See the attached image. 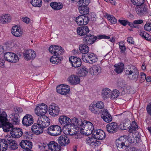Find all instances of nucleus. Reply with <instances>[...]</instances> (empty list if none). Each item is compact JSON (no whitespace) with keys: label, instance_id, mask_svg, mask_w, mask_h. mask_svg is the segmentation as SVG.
I'll use <instances>...</instances> for the list:
<instances>
[{"label":"nucleus","instance_id":"f257e3e1","mask_svg":"<svg viewBox=\"0 0 151 151\" xmlns=\"http://www.w3.org/2000/svg\"><path fill=\"white\" fill-rule=\"evenodd\" d=\"M93 136L88 137L86 139V142L90 145L92 146H97L101 144L100 141L97 139L103 140L106 137L104 131L101 129H98L94 131Z\"/></svg>","mask_w":151,"mask_h":151},{"label":"nucleus","instance_id":"f03ea898","mask_svg":"<svg viewBox=\"0 0 151 151\" xmlns=\"http://www.w3.org/2000/svg\"><path fill=\"white\" fill-rule=\"evenodd\" d=\"M124 72L125 75L127 76L130 80L135 81L137 80L139 72L135 66L132 65L128 66Z\"/></svg>","mask_w":151,"mask_h":151},{"label":"nucleus","instance_id":"7ed1b4c3","mask_svg":"<svg viewBox=\"0 0 151 151\" xmlns=\"http://www.w3.org/2000/svg\"><path fill=\"white\" fill-rule=\"evenodd\" d=\"M110 37L105 35H100L97 36L89 34L86 35L83 39L84 43L88 45H91L93 44L97 39H109Z\"/></svg>","mask_w":151,"mask_h":151},{"label":"nucleus","instance_id":"20e7f679","mask_svg":"<svg viewBox=\"0 0 151 151\" xmlns=\"http://www.w3.org/2000/svg\"><path fill=\"white\" fill-rule=\"evenodd\" d=\"M83 123L82 128H81V133L86 135H90L94 129L93 124L91 122L86 121H84Z\"/></svg>","mask_w":151,"mask_h":151},{"label":"nucleus","instance_id":"39448f33","mask_svg":"<svg viewBox=\"0 0 151 151\" xmlns=\"http://www.w3.org/2000/svg\"><path fill=\"white\" fill-rule=\"evenodd\" d=\"M47 111V107L45 104L42 103L38 104L35 109V114L40 117L45 116Z\"/></svg>","mask_w":151,"mask_h":151},{"label":"nucleus","instance_id":"423d86ee","mask_svg":"<svg viewBox=\"0 0 151 151\" xmlns=\"http://www.w3.org/2000/svg\"><path fill=\"white\" fill-rule=\"evenodd\" d=\"M47 132L50 135L57 136L61 134V128L58 125H52L49 127L47 130Z\"/></svg>","mask_w":151,"mask_h":151},{"label":"nucleus","instance_id":"0eeeda50","mask_svg":"<svg viewBox=\"0 0 151 151\" xmlns=\"http://www.w3.org/2000/svg\"><path fill=\"white\" fill-rule=\"evenodd\" d=\"M135 10L136 13L139 16L142 17L148 15V8L147 6L144 4L137 6L135 8Z\"/></svg>","mask_w":151,"mask_h":151},{"label":"nucleus","instance_id":"6e6552de","mask_svg":"<svg viewBox=\"0 0 151 151\" xmlns=\"http://www.w3.org/2000/svg\"><path fill=\"white\" fill-rule=\"evenodd\" d=\"M4 56L6 60L11 63H16L19 60L18 56L11 52L4 53Z\"/></svg>","mask_w":151,"mask_h":151},{"label":"nucleus","instance_id":"1a4fd4ad","mask_svg":"<svg viewBox=\"0 0 151 151\" xmlns=\"http://www.w3.org/2000/svg\"><path fill=\"white\" fill-rule=\"evenodd\" d=\"M82 59L84 61L90 63L96 62L97 59L96 56L92 53H88L84 56L83 55Z\"/></svg>","mask_w":151,"mask_h":151},{"label":"nucleus","instance_id":"9d476101","mask_svg":"<svg viewBox=\"0 0 151 151\" xmlns=\"http://www.w3.org/2000/svg\"><path fill=\"white\" fill-rule=\"evenodd\" d=\"M83 124V121L82 122L80 119L74 117L71 119L70 125L73 126V127L78 130L81 131Z\"/></svg>","mask_w":151,"mask_h":151},{"label":"nucleus","instance_id":"9b49d317","mask_svg":"<svg viewBox=\"0 0 151 151\" xmlns=\"http://www.w3.org/2000/svg\"><path fill=\"white\" fill-rule=\"evenodd\" d=\"M34 122L33 116L29 114H26L24 116L22 120V124L23 126L29 127Z\"/></svg>","mask_w":151,"mask_h":151},{"label":"nucleus","instance_id":"f8f14e48","mask_svg":"<svg viewBox=\"0 0 151 151\" xmlns=\"http://www.w3.org/2000/svg\"><path fill=\"white\" fill-rule=\"evenodd\" d=\"M70 87L67 85H60L57 87L56 90L60 94H67L69 93Z\"/></svg>","mask_w":151,"mask_h":151},{"label":"nucleus","instance_id":"ddd939ff","mask_svg":"<svg viewBox=\"0 0 151 151\" xmlns=\"http://www.w3.org/2000/svg\"><path fill=\"white\" fill-rule=\"evenodd\" d=\"M37 123L40 124L44 128H45L50 125V119L46 116H41L38 118Z\"/></svg>","mask_w":151,"mask_h":151},{"label":"nucleus","instance_id":"4468645a","mask_svg":"<svg viewBox=\"0 0 151 151\" xmlns=\"http://www.w3.org/2000/svg\"><path fill=\"white\" fill-rule=\"evenodd\" d=\"M24 59L27 60H33L36 56L35 52L32 50H29L24 51L23 53Z\"/></svg>","mask_w":151,"mask_h":151},{"label":"nucleus","instance_id":"2eb2a0df","mask_svg":"<svg viewBox=\"0 0 151 151\" xmlns=\"http://www.w3.org/2000/svg\"><path fill=\"white\" fill-rule=\"evenodd\" d=\"M107 131L110 133H114L117 132L119 128V125L115 122L110 123L106 125Z\"/></svg>","mask_w":151,"mask_h":151},{"label":"nucleus","instance_id":"dca6fc26","mask_svg":"<svg viewBox=\"0 0 151 151\" xmlns=\"http://www.w3.org/2000/svg\"><path fill=\"white\" fill-rule=\"evenodd\" d=\"M76 21L79 26L86 25L88 23L89 19L85 16L80 15L76 18Z\"/></svg>","mask_w":151,"mask_h":151},{"label":"nucleus","instance_id":"f3484780","mask_svg":"<svg viewBox=\"0 0 151 151\" xmlns=\"http://www.w3.org/2000/svg\"><path fill=\"white\" fill-rule=\"evenodd\" d=\"M60 111L59 107L55 104H52L49 106V113L53 116L58 115L59 114Z\"/></svg>","mask_w":151,"mask_h":151},{"label":"nucleus","instance_id":"a211bd4d","mask_svg":"<svg viewBox=\"0 0 151 151\" xmlns=\"http://www.w3.org/2000/svg\"><path fill=\"white\" fill-rule=\"evenodd\" d=\"M11 134L13 138H18L21 137L23 134L22 130L19 128H12Z\"/></svg>","mask_w":151,"mask_h":151},{"label":"nucleus","instance_id":"6ab92c4d","mask_svg":"<svg viewBox=\"0 0 151 151\" xmlns=\"http://www.w3.org/2000/svg\"><path fill=\"white\" fill-rule=\"evenodd\" d=\"M58 120L60 124L63 127H65L70 124L71 119L67 116H61L60 117Z\"/></svg>","mask_w":151,"mask_h":151},{"label":"nucleus","instance_id":"aec40b11","mask_svg":"<svg viewBox=\"0 0 151 151\" xmlns=\"http://www.w3.org/2000/svg\"><path fill=\"white\" fill-rule=\"evenodd\" d=\"M40 124L38 123L34 124L31 129L33 133L37 135L42 133L44 128Z\"/></svg>","mask_w":151,"mask_h":151},{"label":"nucleus","instance_id":"412c9836","mask_svg":"<svg viewBox=\"0 0 151 151\" xmlns=\"http://www.w3.org/2000/svg\"><path fill=\"white\" fill-rule=\"evenodd\" d=\"M90 30L88 26H83L77 28V32L79 35L82 36H86L88 35Z\"/></svg>","mask_w":151,"mask_h":151},{"label":"nucleus","instance_id":"4be33fe9","mask_svg":"<svg viewBox=\"0 0 151 151\" xmlns=\"http://www.w3.org/2000/svg\"><path fill=\"white\" fill-rule=\"evenodd\" d=\"M72 66L75 68H78L81 65V62L80 58L74 56L70 57L69 59Z\"/></svg>","mask_w":151,"mask_h":151},{"label":"nucleus","instance_id":"5701e85b","mask_svg":"<svg viewBox=\"0 0 151 151\" xmlns=\"http://www.w3.org/2000/svg\"><path fill=\"white\" fill-rule=\"evenodd\" d=\"M101 113V117L105 122L109 123L112 121V116L107 109L103 110Z\"/></svg>","mask_w":151,"mask_h":151},{"label":"nucleus","instance_id":"b1692460","mask_svg":"<svg viewBox=\"0 0 151 151\" xmlns=\"http://www.w3.org/2000/svg\"><path fill=\"white\" fill-rule=\"evenodd\" d=\"M48 148L52 151H60L61 147L58 144L54 141L50 142L48 145Z\"/></svg>","mask_w":151,"mask_h":151},{"label":"nucleus","instance_id":"393cba45","mask_svg":"<svg viewBox=\"0 0 151 151\" xmlns=\"http://www.w3.org/2000/svg\"><path fill=\"white\" fill-rule=\"evenodd\" d=\"M68 81L71 85H76L80 82V79L78 76L72 75L70 76L67 79Z\"/></svg>","mask_w":151,"mask_h":151},{"label":"nucleus","instance_id":"a878e982","mask_svg":"<svg viewBox=\"0 0 151 151\" xmlns=\"http://www.w3.org/2000/svg\"><path fill=\"white\" fill-rule=\"evenodd\" d=\"M11 32L14 36L18 37L22 36V33L21 29L17 26H15L12 27Z\"/></svg>","mask_w":151,"mask_h":151},{"label":"nucleus","instance_id":"bb28decb","mask_svg":"<svg viewBox=\"0 0 151 151\" xmlns=\"http://www.w3.org/2000/svg\"><path fill=\"white\" fill-rule=\"evenodd\" d=\"M58 141L60 145L62 146L66 145L69 142V139L65 135L60 136L58 138Z\"/></svg>","mask_w":151,"mask_h":151},{"label":"nucleus","instance_id":"cd10ccee","mask_svg":"<svg viewBox=\"0 0 151 151\" xmlns=\"http://www.w3.org/2000/svg\"><path fill=\"white\" fill-rule=\"evenodd\" d=\"M6 142H7L6 144L7 145V149L8 147H9L12 150H14L18 148V145L16 142L13 140L7 139Z\"/></svg>","mask_w":151,"mask_h":151},{"label":"nucleus","instance_id":"c85d7f7f","mask_svg":"<svg viewBox=\"0 0 151 151\" xmlns=\"http://www.w3.org/2000/svg\"><path fill=\"white\" fill-rule=\"evenodd\" d=\"M19 145L23 149L28 148H32V142L29 140H22L20 143Z\"/></svg>","mask_w":151,"mask_h":151},{"label":"nucleus","instance_id":"c756f323","mask_svg":"<svg viewBox=\"0 0 151 151\" xmlns=\"http://www.w3.org/2000/svg\"><path fill=\"white\" fill-rule=\"evenodd\" d=\"M11 17L9 14L2 15L0 17V22L3 24L9 23L10 22Z\"/></svg>","mask_w":151,"mask_h":151},{"label":"nucleus","instance_id":"7c9ffc66","mask_svg":"<svg viewBox=\"0 0 151 151\" xmlns=\"http://www.w3.org/2000/svg\"><path fill=\"white\" fill-rule=\"evenodd\" d=\"M9 117L11 119L12 123L14 124H18L19 122V115L17 114H10Z\"/></svg>","mask_w":151,"mask_h":151},{"label":"nucleus","instance_id":"2f4dec72","mask_svg":"<svg viewBox=\"0 0 151 151\" xmlns=\"http://www.w3.org/2000/svg\"><path fill=\"white\" fill-rule=\"evenodd\" d=\"M124 65L122 63H119L115 65L114 67L115 68L114 71L116 73L119 74L122 72L124 69Z\"/></svg>","mask_w":151,"mask_h":151},{"label":"nucleus","instance_id":"473e14b6","mask_svg":"<svg viewBox=\"0 0 151 151\" xmlns=\"http://www.w3.org/2000/svg\"><path fill=\"white\" fill-rule=\"evenodd\" d=\"M90 71L92 74L98 75L101 72V67L98 65H94L90 68Z\"/></svg>","mask_w":151,"mask_h":151},{"label":"nucleus","instance_id":"72a5a7b5","mask_svg":"<svg viewBox=\"0 0 151 151\" xmlns=\"http://www.w3.org/2000/svg\"><path fill=\"white\" fill-rule=\"evenodd\" d=\"M89 109L92 113L95 114H99L102 113L94 104H91L89 106Z\"/></svg>","mask_w":151,"mask_h":151},{"label":"nucleus","instance_id":"f704fd0d","mask_svg":"<svg viewBox=\"0 0 151 151\" xmlns=\"http://www.w3.org/2000/svg\"><path fill=\"white\" fill-rule=\"evenodd\" d=\"M116 142L117 148L118 150H120L122 149H127V146L125 145L124 143L121 140V138L116 140Z\"/></svg>","mask_w":151,"mask_h":151},{"label":"nucleus","instance_id":"c9c22d12","mask_svg":"<svg viewBox=\"0 0 151 151\" xmlns=\"http://www.w3.org/2000/svg\"><path fill=\"white\" fill-rule=\"evenodd\" d=\"M50 5L53 9L56 10H60L63 7L62 4L59 2H52Z\"/></svg>","mask_w":151,"mask_h":151},{"label":"nucleus","instance_id":"e433bc0d","mask_svg":"<svg viewBox=\"0 0 151 151\" xmlns=\"http://www.w3.org/2000/svg\"><path fill=\"white\" fill-rule=\"evenodd\" d=\"M78 10L80 13L82 15L87 14L89 13V9L87 6H78Z\"/></svg>","mask_w":151,"mask_h":151},{"label":"nucleus","instance_id":"4c0bfd02","mask_svg":"<svg viewBox=\"0 0 151 151\" xmlns=\"http://www.w3.org/2000/svg\"><path fill=\"white\" fill-rule=\"evenodd\" d=\"M139 33L142 38L147 41L151 40V36L148 34L146 32L142 30H140L139 32Z\"/></svg>","mask_w":151,"mask_h":151},{"label":"nucleus","instance_id":"58836bf2","mask_svg":"<svg viewBox=\"0 0 151 151\" xmlns=\"http://www.w3.org/2000/svg\"><path fill=\"white\" fill-rule=\"evenodd\" d=\"M13 127L12 124L7 121L4 123L3 129L4 132H7L11 130V129H12Z\"/></svg>","mask_w":151,"mask_h":151},{"label":"nucleus","instance_id":"ea45409f","mask_svg":"<svg viewBox=\"0 0 151 151\" xmlns=\"http://www.w3.org/2000/svg\"><path fill=\"white\" fill-rule=\"evenodd\" d=\"M79 49L81 52L83 54H87L89 51V47L85 44L80 45Z\"/></svg>","mask_w":151,"mask_h":151},{"label":"nucleus","instance_id":"a19ab883","mask_svg":"<svg viewBox=\"0 0 151 151\" xmlns=\"http://www.w3.org/2000/svg\"><path fill=\"white\" fill-rule=\"evenodd\" d=\"M6 143V139H0V151H5L7 150Z\"/></svg>","mask_w":151,"mask_h":151},{"label":"nucleus","instance_id":"79ce46f5","mask_svg":"<svg viewBox=\"0 0 151 151\" xmlns=\"http://www.w3.org/2000/svg\"><path fill=\"white\" fill-rule=\"evenodd\" d=\"M50 61L53 64H57L58 63H61V60L59 56L54 55L50 58Z\"/></svg>","mask_w":151,"mask_h":151},{"label":"nucleus","instance_id":"37998d69","mask_svg":"<svg viewBox=\"0 0 151 151\" xmlns=\"http://www.w3.org/2000/svg\"><path fill=\"white\" fill-rule=\"evenodd\" d=\"M55 48L56 54L55 55L60 56L64 53V50L61 46L58 45H56Z\"/></svg>","mask_w":151,"mask_h":151},{"label":"nucleus","instance_id":"c03bdc74","mask_svg":"<svg viewBox=\"0 0 151 151\" xmlns=\"http://www.w3.org/2000/svg\"><path fill=\"white\" fill-rule=\"evenodd\" d=\"M30 3L34 6L40 7L42 4V0H31Z\"/></svg>","mask_w":151,"mask_h":151},{"label":"nucleus","instance_id":"a18cd8bd","mask_svg":"<svg viewBox=\"0 0 151 151\" xmlns=\"http://www.w3.org/2000/svg\"><path fill=\"white\" fill-rule=\"evenodd\" d=\"M0 119L5 122L8 121L7 114L4 111H3L0 113Z\"/></svg>","mask_w":151,"mask_h":151},{"label":"nucleus","instance_id":"49530a36","mask_svg":"<svg viewBox=\"0 0 151 151\" xmlns=\"http://www.w3.org/2000/svg\"><path fill=\"white\" fill-rule=\"evenodd\" d=\"M106 16L108 20L111 23L114 24L116 23L117 20L113 16L107 14Z\"/></svg>","mask_w":151,"mask_h":151},{"label":"nucleus","instance_id":"de8ad7c7","mask_svg":"<svg viewBox=\"0 0 151 151\" xmlns=\"http://www.w3.org/2000/svg\"><path fill=\"white\" fill-rule=\"evenodd\" d=\"M90 0H80L78 2V6H86L89 4Z\"/></svg>","mask_w":151,"mask_h":151},{"label":"nucleus","instance_id":"09e8293b","mask_svg":"<svg viewBox=\"0 0 151 151\" xmlns=\"http://www.w3.org/2000/svg\"><path fill=\"white\" fill-rule=\"evenodd\" d=\"M95 104L97 107V108L101 110V111L102 112L103 111L102 109L104 107V103L102 101H97Z\"/></svg>","mask_w":151,"mask_h":151},{"label":"nucleus","instance_id":"8fccbe9b","mask_svg":"<svg viewBox=\"0 0 151 151\" xmlns=\"http://www.w3.org/2000/svg\"><path fill=\"white\" fill-rule=\"evenodd\" d=\"M119 48L120 49V52L121 53H124L126 51V47L124 42H119Z\"/></svg>","mask_w":151,"mask_h":151},{"label":"nucleus","instance_id":"3c124183","mask_svg":"<svg viewBox=\"0 0 151 151\" xmlns=\"http://www.w3.org/2000/svg\"><path fill=\"white\" fill-rule=\"evenodd\" d=\"M132 3L134 5L138 6L144 3L145 0H131Z\"/></svg>","mask_w":151,"mask_h":151},{"label":"nucleus","instance_id":"603ef678","mask_svg":"<svg viewBox=\"0 0 151 151\" xmlns=\"http://www.w3.org/2000/svg\"><path fill=\"white\" fill-rule=\"evenodd\" d=\"M138 126L137 124V123L135 121H133L132 122V125L129 129V132H131L133 131H134L136 129H137Z\"/></svg>","mask_w":151,"mask_h":151},{"label":"nucleus","instance_id":"864d4df0","mask_svg":"<svg viewBox=\"0 0 151 151\" xmlns=\"http://www.w3.org/2000/svg\"><path fill=\"white\" fill-rule=\"evenodd\" d=\"M73 129H71L69 128H67L66 129L65 131L66 132V133L70 136H74L76 135V134L77 133V131H73Z\"/></svg>","mask_w":151,"mask_h":151},{"label":"nucleus","instance_id":"5fc2aeb1","mask_svg":"<svg viewBox=\"0 0 151 151\" xmlns=\"http://www.w3.org/2000/svg\"><path fill=\"white\" fill-rule=\"evenodd\" d=\"M118 86L121 88L125 86L126 85V83L124 80L122 79H119L117 82Z\"/></svg>","mask_w":151,"mask_h":151},{"label":"nucleus","instance_id":"6e6d98bb","mask_svg":"<svg viewBox=\"0 0 151 151\" xmlns=\"http://www.w3.org/2000/svg\"><path fill=\"white\" fill-rule=\"evenodd\" d=\"M56 45H52L49 48V50L50 52L52 54L55 55L56 54L55 48H56Z\"/></svg>","mask_w":151,"mask_h":151},{"label":"nucleus","instance_id":"4d7b16f0","mask_svg":"<svg viewBox=\"0 0 151 151\" xmlns=\"http://www.w3.org/2000/svg\"><path fill=\"white\" fill-rule=\"evenodd\" d=\"M140 77L139 78V81L140 83L144 82L145 80L146 76L145 73L141 72L140 73Z\"/></svg>","mask_w":151,"mask_h":151},{"label":"nucleus","instance_id":"13d9d810","mask_svg":"<svg viewBox=\"0 0 151 151\" xmlns=\"http://www.w3.org/2000/svg\"><path fill=\"white\" fill-rule=\"evenodd\" d=\"M48 146V144L46 143H43V144H40L38 145L39 148L42 150V151H45L47 148V146Z\"/></svg>","mask_w":151,"mask_h":151},{"label":"nucleus","instance_id":"bf43d9fd","mask_svg":"<svg viewBox=\"0 0 151 151\" xmlns=\"http://www.w3.org/2000/svg\"><path fill=\"white\" fill-rule=\"evenodd\" d=\"M88 70L85 67L82 68L81 69V74L82 76H85L88 73Z\"/></svg>","mask_w":151,"mask_h":151},{"label":"nucleus","instance_id":"052dcab7","mask_svg":"<svg viewBox=\"0 0 151 151\" xmlns=\"http://www.w3.org/2000/svg\"><path fill=\"white\" fill-rule=\"evenodd\" d=\"M132 145H133V144L131 143L128 146H127L126 148L127 150L129 151H136V148L135 147V146H133V147H132Z\"/></svg>","mask_w":151,"mask_h":151},{"label":"nucleus","instance_id":"680f3d73","mask_svg":"<svg viewBox=\"0 0 151 151\" xmlns=\"http://www.w3.org/2000/svg\"><path fill=\"white\" fill-rule=\"evenodd\" d=\"M111 91L110 89L107 88H103L101 92L102 94H108L111 93Z\"/></svg>","mask_w":151,"mask_h":151},{"label":"nucleus","instance_id":"e2e57ef3","mask_svg":"<svg viewBox=\"0 0 151 151\" xmlns=\"http://www.w3.org/2000/svg\"><path fill=\"white\" fill-rule=\"evenodd\" d=\"M144 29L147 31L151 30V23L147 22L144 26Z\"/></svg>","mask_w":151,"mask_h":151},{"label":"nucleus","instance_id":"0e129e2a","mask_svg":"<svg viewBox=\"0 0 151 151\" xmlns=\"http://www.w3.org/2000/svg\"><path fill=\"white\" fill-rule=\"evenodd\" d=\"M146 109L147 113L151 116V103H149L147 105Z\"/></svg>","mask_w":151,"mask_h":151},{"label":"nucleus","instance_id":"69168bd1","mask_svg":"<svg viewBox=\"0 0 151 151\" xmlns=\"http://www.w3.org/2000/svg\"><path fill=\"white\" fill-rule=\"evenodd\" d=\"M118 21L121 24L124 26L126 25L127 23V21L125 20L119 19Z\"/></svg>","mask_w":151,"mask_h":151},{"label":"nucleus","instance_id":"338daca9","mask_svg":"<svg viewBox=\"0 0 151 151\" xmlns=\"http://www.w3.org/2000/svg\"><path fill=\"white\" fill-rule=\"evenodd\" d=\"M23 21L27 23H29L30 22V19L27 17H25L22 18Z\"/></svg>","mask_w":151,"mask_h":151},{"label":"nucleus","instance_id":"774afa93","mask_svg":"<svg viewBox=\"0 0 151 151\" xmlns=\"http://www.w3.org/2000/svg\"><path fill=\"white\" fill-rule=\"evenodd\" d=\"M127 42L131 44H133L134 43V42L133 40V38L131 37H128L127 38Z\"/></svg>","mask_w":151,"mask_h":151}]
</instances>
